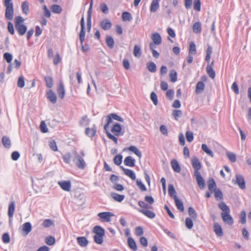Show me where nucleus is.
Instances as JSON below:
<instances>
[{
	"mask_svg": "<svg viewBox=\"0 0 251 251\" xmlns=\"http://www.w3.org/2000/svg\"><path fill=\"white\" fill-rule=\"evenodd\" d=\"M14 21L16 30L20 36H23L27 30L26 26L24 24V19L21 16H17Z\"/></svg>",
	"mask_w": 251,
	"mask_h": 251,
	"instance_id": "nucleus-1",
	"label": "nucleus"
},
{
	"mask_svg": "<svg viewBox=\"0 0 251 251\" xmlns=\"http://www.w3.org/2000/svg\"><path fill=\"white\" fill-rule=\"evenodd\" d=\"M93 232L95 233L94 239L95 242L99 245L102 244L103 242V236L105 235L104 229L100 226H96L93 229Z\"/></svg>",
	"mask_w": 251,
	"mask_h": 251,
	"instance_id": "nucleus-2",
	"label": "nucleus"
},
{
	"mask_svg": "<svg viewBox=\"0 0 251 251\" xmlns=\"http://www.w3.org/2000/svg\"><path fill=\"white\" fill-rule=\"evenodd\" d=\"M4 5L6 7L5 19L9 21L12 20L14 16V8L12 0H4Z\"/></svg>",
	"mask_w": 251,
	"mask_h": 251,
	"instance_id": "nucleus-3",
	"label": "nucleus"
},
{
	"mask_svg": "<svg viewBox=\"0 0 251 251\" xmlns=\"http://www.w3.org/2000/svg\"><path fill=\"white\" fill-rule=\"evenodd\" d=\"M73 153L75 155V157L73 158V161L76 166L79 169H84L86 164L82 156H80L76 150H74Z\"/></svg>",
	"mask_w": 251,
	"mask_h": 251,
	"instance_id": "nucleus-4",
	"label": "nucleus"
},
{
	"mask_svg": "<svg viewBox=\"0 0 251 251\" xmlns=\"http://www.w3.org/2000/svg\"><path fill=\"white\" fill-rule=\"evenodd\" d=\"M80 25H81V30L79 33V37L80 41V43H83L85 40V22H84V18L83 16L82 17L80 20Z\"/></svg>",
	"mask_w": 251,
	"mask_h": 251,
	"instance_id": "nucleus-5",
	"label": "nucleus"
},
{
	"mask_svg": "<svg viewBox=\"0 0 251 251\" xmlns=\"http://www.w3.org/2000/svg\"><path fill=\"white\" fill-rule=\"evenodd\" d=\"M114 215L109 212H103L99 213L98 216L100 217L102 222H109L111 221V217L114 216Z\"/></svg>",
	"mask_w": 251,
	"mask_h": 251,
	"instance_id": "nucleus-6",
	"label": "nucleus"
},
{
	"mask_svg": "<svg viewBox=\"0 0 251 251\" xmlns=\"http://www.w3.org/2000/svg\"><path fill=\"white\" fill-rule=\"evenodd\" d=\"M194 176L199 188L201 190H203L205 188V183L201 173L194 174Z\"/></svg>",
	"mask_w": 251,
	"mask_h": 251,
	"instance_id": "nucleus-7",
	"label": "nucleus"
},
{
	"mask_svg": "<svg viewBox=\"0 0 251 251\" xmlns=\"http://www.w3.org/2000/svg\"><path fill=\"white\" fill-rule=\"evenodd\" d=\"M191 162L192 166L195 170L194 174L200 173L199 170L201 168V165L199 159L196 157H193Z\"/></svg>",
	"mask_w": 251,
	"mask_h": 251,
	"instance_id": "nucleus-8",
	"label": "nucleus"
},
{
	"mask_svg": "<svg viewBox=\"0 0 251 251\" xmlns=\"http://www.w3.org/2000/svg\"><path fill=\"white\" fill-rule=\"evenodd\" d=\"M229 213L230 212L222 213L221 217L225 224L231 226L233 224V219L230 215Z\"/></svg>",
	"mask_w": 251,
	"mask_h": 251,
	"instance_id": "nucleus-9",
	"label": "nucleus"
},
{
	"mask_svg": "<svg viewBox=\"0 0 251 251\" xmlns=\"http://www.w3.org/2000/svg\"><path fill=\"white\" fill-rule=\"evenodd\" d=\"M235 183L237 184L239 187L242 189H245L246 188L245 182L243 176L239 174L236 175Z\"/></svg>",
	"mask_w": 251,
	"mask_h": 251,
	"instance_id": "nucleus-10",
	"label": "nucleus"
},
{
	"mask_svg": "<svg viewBox=\"0 0 251 251\" xmlns=\"http://www.w3.org/2000/svg\"><path fill=\"white\" fill-rule=\"evenodd\" d=\"M58 185L64 191L69 192L71 189V183L70 181H61L58 182Z\"/></svg>",
	"mask_w": 251,
	"mask_h": 251,
	"instance_id": "nucleus-11",
	"label": "nucleus"
},
{
	"mask_svg": "<svg viewBox=\"0 0 251 251\" xmlns=\"http://www.w3.org/2000/svg\"><path fill=\"white\" fill-rule=\"evenodd\" d=\"M121 131L122 126L119 123H116L111 128V131L114 133L115 136L123 135L124 132H122Z\"/></svg>",
	"mask_w": 251,
	"mask_h": 251,
	"instance_id": "nucleus-12",
	"label": "nucleus"
},
{
	"mask_svg": "<svg viewBox=\"0 0 251 251\" xmlns=\"http://www.w3.org/2000/svg\"><path fill=\"white\" fill-rule=\"evenodd\" d=\"M100 27L104 30H107L111 28L112 23L108 19H104L100 23Z\"/></svg>",
	"mask_w": 251,
	"mask_h": 251,
	"instance_id": "nucleus-13",
	"label": "nucleus"
},
{
	"mask_svg": "<svg viewBox=\"0 0 251 251\" xmlns=\"http://www.w3.org/2000/svg\"><path fill=\"white\" fill-rule=\"evenodd\" d=\"M47 98L52 103H55L57 101V97L56 94L52 90H49L46 93Z\"/></svg>",
	"mask_w": 251,
	"mask_h": 251,
	"instance_id": "nucleus-14",
	"label": "nucleus"
},
{
	"mask_svg": "<svg viewBox=\"0 0 251 251\" xmlns=\"http://www.w3.org/2000/svg\"><path fill=\"white\" fill-rule=\"evenodd\" d=\"M213 230L215 234L219 237H222L223 235V231L221 226L217 223H214Z\"/></svg>",
	"mask_w": 251,
	"mask_h": 251,
	"instance_id": "nucleus-15",
	"label": "nucleus"
},
{
	"mask_svg": "<svg viewBox=\"0 0 251 251\" xmlns=\"http://www.w3.org/2000/svg\"><path fill=\"white\" fill-rule=\"evenodd\" d=\"M120 168L124 172V173L131 179L132 180L136 179V175L133 171L128 169H126L123 166H121Z\"/></svg>",
	"mask_w": 251,
	"mask_h": 251,
	"instance_id": "nucleus-16",
	"label": "nucleus"
},
{
	"mask_svg": "<svg viewBox=\"0 0 251 251\" xmlns=\"http://www.w3.org/2000/svg\"><path fill=\"white\" fill-rule=\"evenodd\" d=\"M124 162L125 165L133 167L135 166V160L131 156H128L125 158Z\"/></svg>",
	"mask_w": 251,
	"mask_h": 251,
	"instance_id": "nucleus-17",
	"label": "nucleus"
},
{
	"mask_svg": "<svg viewBox=\"0 0 251 251\" xmlns=\"http://www.w3.org/2000/svg\"><path fill=\"white\" fill-rule=\"evenodd\" d=\"M151 39L153 43L156 45H159L161 44L162 39L161 36L158 33H154L152 34Z\"/></svg>",
	"mask_w": 251,
	"mask_h": 251,
	"instance_id": "nucleus-18",
	"label": "nucleus"
},
{
	"mask_svg": "<svg viewBox=\"0 0 251 251\" xmlns=\"http://www.w3.org/2000/svg\"><path fill=\"white\" fill-rule=\"evenodd\" d=\"M168 193L169 196L172 198H173L174 200H175V199L177 198V197L176 196V192L175 190L174 186L172 184H170L168 185Z\"/></svg>",
	"mask_w": 251,
	"mask_h": 251,
	"instance_id": "nucleus-19",
	"label": "nucleus"
},
{
	"mask_svg": "<svg viewBox=\"0 0 251 251\" xmlns=\"http://www.w3.org/2000/svg\"><path fill=\"white\" fill-rule=\"evenodd\" d=\"M57 93L61 99H63L64 98L65 91L64 85L62 82H60L58 86Z\"/></svg>",
	"mask_w": 251,
	"mask_h": 251,
	"instance_id": "nucleus-20",
	"label": "nucleus"
},
{
	"mask_svg": "<svg viewBox=\"0 0 251 251\" xmlns=\"http://www.w3.org/2000/svg\"><path fill=\"white\" fill-rule=\"evenodd\" d=\"M76 240L78 245L82 247L87 246L89 243L86 238L83 236L78 237Z\"/></svg>",
	"mask_w": 251,
	"mask_h": 251,
	"instance_id": "nucleus-21",
	"label": "nucleus"
},
{
	"mask_svg": "<svg viewBox=\"0 0 251 251\" xmlns=\"http://www.w3.org/2000/svg\"><path fill=\"white\" fill-rule=\"evenodd\" d=\"M161 0H152L151 1V6H150V11L151 12H155L159 7V2Z\"/></svg>",
	"mask_w": 251,
	"mask_h": 251,
	"instance_id": "nucleus-22",
	"label": "nucleus"
},
{
	"mask_svg": "<svg viewBox=\"0 0 251 251\" xmlns=\"http://www.w3.org/2000/svg\"><path fill=\"white\" fill-rule=\"evenodd\" d=\"M171 167L174 171L176 173H179L181 171V168L176 159H173L171 161Z\"/></svg>",
	"mask_w": 251,
	"mask_h": 251,
	"instance_id": "nucleus-23",
	"label": "nucleus"
},
{
	"mask_svg": "<svg viewBox=\"0 0 251 251\" xmlns=\"http://www.w3.org/2000/svg\"><path fill=\"white\" fill-rule=\"evenodd\" d=\"M139 211L151 219H153L155 216V214L154 212L148 209H140Z\"/></svg>",
	"mask_w": 251,
	"mask_h": 251,
	"instance_id": "nucleus-24",
	"label": "nucleus"
},
{
	"mask_svg": "<svg viewBox=\"0 0 251 251\" xmlns=\"http://www.w3.org/2000/svg\"><path fill=\"white\" fill-rule=\"evenodd\" d=\"M31 229L32 226L29 222H26L22 226V230L26 235H27L31 231Z\"/></svg>",
	"mask_w": 251,
	"mask_h": 251,
	"instance_id": "nucleus-25",
	"label": "nucleus"
},
{
	"mask_svg": "<svg viewBox=\"0 0 251 251\" xmlns=\"http://www.w3.org/2000/svg\"><path fill=\"white\" fill-rule=\"evenodd\" d=\"M111 197L115 201H117L118 202H121L122 201H123L124 200V199L125 198V195H120V194H118L116 193H111Z\"/></svg>",
	"mask_w": 251,
	"mask_h": 251,
	"instance_id": "nucleus-26",
	"label": "nucleus"
},
{
	"mask_svg": "<svg viewBox=\"0 0 251 251\" xmlns=\"http://www.w3.org/2000/svg\"><path fill=\"white\" fill-rule=\"evenodd\" d=\"M2 143L3 146L7 149H9L11 146V143L10 138L6 136L2 137Z\"/></svg>",
	"mask_w": 251,
	"mask_h": 251,
	"instance_id": "nucleus-27",
	"label": "nucleus"
},
{
	"mask_svg": "<svg viewBox=\"0 0 251 251\" xmlns=\"http://www.w3.org/2000/svg\"><path fill=\"white\" fill-rule=\"evenodd\" d=\"M85 134L90 137H94L96 133V128L94 126L93 127L90 128L89 127H87L85 129Z\"/></svg>",
	"mask_w": 251,
	"mask_h": 251,
	"instance_id": "nucleus-28",
	"label": "nucleus"
},
{
	"mask_svg": "<svg viewBox=\"0 0 251 251\" xmlns=\"http://www.w3.org/2000/svg\"><path fill=\"white\" fill-rule=\"evenodd\" d=\"M127 243L129 247L133 251H135L137 250L136 244L132 238L128 237L127 239Z\"/></svg>",
	"mask_w": 251,
	"mask_h": 251,
	"instance_id": "nucleus-29",
	"label": "nucleus"
},
{
	"mask_svg": "<svg viewBox=\"0 0 251 251\" xmlns=\"http://www.w3.org/2000/svg\"><path fill=\"white\" fill-rule=\"evenodd\" d=\"M206 71L210 77L212 79L215 77V72L211 65H207L206 68Z\"/></svg>",
	"mask_w": 251,
	"mask_h": 251,
	"instance_id": "nucleus-30",
	"label": "nucleus"
},
{
	"mask_svg": "<svg viewBox=\"0 0 251 251\" xmlns=\"http://www.w3.org/2000/svg\"><path fill=\"white\" fill-rule=\"evenodd\" d=\"M109 118L111 120V123L112 122L113 119L121 122L124 121V120L122 118L115 113H111L106 116V119H109Z\"/></svg>",
	"mask_w": 251,
	"mask_h": 251,
	"instance_id": "nucleus-31",
	"label": "nucleus"
},
{
	"mask_svg": "<svg viewBox=\"0 0 251 251\" xmlns=\"http://www.w3.org/2000/svg\"><path fill=\"white\" fill-rule=\"evenodd\" d=\"M15 210V202L14 201L11 202L8 206V215L9 218H12L14 215Z\"/></svg>",
	"mask_w": 251,
	"mask_h": 251,
	"instance_id": "nucleus-32",
	"label": "nucleus"
},
{
	"mask_svg": "<svg viewBox=\"0 0 251 251\" xmlns=\"http://www.w3.org/2000/svg\"><path fill=\"white\" fill-rule=\"evenodd\" d=\"M106 43L108 48L110 49L113 48L114 46V41L111 36H107L105 39Z\"/></svg>",
	"mask_w": 251,
	"mask_h": 251,
	"instance_id": "nucleus-33",
	"label": "nucleus"
},
{
	"mask_svg": "<svg viewBox=\"0 0 251 251\" xmlns=\"http://www.w3.org/2000/svg\"><path fill=\"white\" fill-rule=\"evenodd\" d=\"M22 10L23 13L26 15L29 13V4L27 1H25L22 2Z\"/></svg>",
	"mask_w": 251,
	"mask_h": 251,
	"instance_id": "nucleus-34",
	"label": "nucleus"
},
{
	"mask_svg": "<svg viewBox=\"0 0 251 251\" xmlns=\"http://www.w3.org/2000/svg\"><path fill=\"white\" fill-rule=\"evenodd\" d=\"M204 84L202 81H199L196 85V93L197 94L201 93L204 89Z\"/></svg>",
	"mask_w": 251,
	"mask_h": 251,
	"instance_id": "nucleus-35",
	"label": "nucleus"
},
{
	"mask_svg": "<svg viewBox=\"0 0 251 251\" xmlns=\"http://www.w3.org/2000/svg\"><path fill=\"white\" fill-rule=\"evenodd\" d=\"M176 205L177 208L180 211L183 212L184 211V206L181 200L177 198L174 200Z\"/></svg>",
	"mask_w": 251,
	"mask_h": 251,
	"instance_id": "nucleus-36",
	"label": "nucleus"
},
{
	"mask_svg": "<svg viewBox=\"0 0 251 251\" xmlns=\"http://www.w3.org/2000/svg\"><path fill=\"white\" fill-rule=\"evenodd\" d=\"M193 31L195 33H200L201 32V25L200 22H196L194 24Z\"/></svg>",
	"mask_w": 251,
	"mask_h": 251,
	"instance_id": "nucleus-37",
	"label": "nucleus"
},
{
	"mask_svg": "<svg viewBox=\"0 0 251 251\" xmlns=\"http://www.w3.org/2000/svg\"><path fill=\"white\" fill-rule=\"evenodd\" d=\"M50 9L53 13L60 14L62 11L61 7L57 4H53L50 7Z\"/></svg>",
	"mask_w": 251,
	"mask_h": 251,
	"instance_id": "nucleus-38",
	"label": "nucleus"
},
{
	"mask_svg": "<svg viewBox=\"0 0 251 251\" xmlns=\"http://www.w3.org/2000/svg\"><path fill=\"white\" fill-rule=\"evenodd\" d=\"M208 187L211 192L214 191V190L216 189V184L213 178H211L209 179L208 182Z\"/></svg>",
	"mask_w": 251,
	"mask_h": 251,
	"instance_id": "nucleus-39",
	"label": "nucleus"
},
{
	"mask_svg": "<svg viewBox=\"0 0 251 251\" xmlns=\"http://www.w3.org/2000/svg\"><path fill=\"white\" fill-rule=\"evenodd\" d=\"M218 207L223 211V213L230 212V209L228 206L223 201L219 203Z\"/></svg>",
	"mask_w": 251,
	"mask_h": 251,
	"instance_id": "nucleus-40",
	"label": "nucleus"
},
{
	"mask_svg": "<svg viewBox=\"0 0 251 251\" xmlns=\"http://www.w3.org/2000/svg\"><path fill=\"white\" fill-rule=\"evenodd\" d=\"M129 151L133 152L137 156L141 158L142 156V153L135 146H131L128 148Z\"/></svg>",
	"mask_w": 251,
	"mask_h": 251,
	"instance_id": "nucleus-41",
	"label": "nucleus"
},
{
	"mask_svg": "<svg viewBox=\"0 0 251 251\" xmlns=\"http://www.w3.org/2000/svg\"><path fill=\"white\" fill-rule=\"evenodd\" d=\"M44 80L46 82V86L49 88L52 87L53 85V79L51 77L46 76L44 77Z\"/></svg>",
	"mask_w": 251,
	"mask_h": 251,
	"instance_id": "nucleus-42",
	"label": "nucleus"
},
{
	"mask_svg": "<svg viewBox=\"0 0 251 251\" xmlns=\"http://www.w3.org/2000/svg\"><path fill=\"white\" fill-rule=\"evenodd\" d=\"M147 68L151 73H155L156 71V66L154 63L151 62L148 63Z\"/></svg>",
	"mask_w": 251,
	"mask_h": 251,
	"instance_id": "nucleus-43",
	"label": "nucleus"
},
{
	"mask_svg": "<svg viewBox=\"0 0 251 251\" xmlns=\"http://www.w3.org/2000/svg\"><path fill=\"white\" fill-rule=\"evenodd\" d=\"M196 52V46L193 42H191L189 45L188 53L195 55Z\"/></svg>",
	"mask_w": 251,
	"mask_h": 251,
	"instance_id": "nucleus-44",
	"label": "nucleus"
},
{
	"mask_svg": "<svg viewBox=\"0 0 251 251\" xmlns=\"http://www.w3.org/2000/svg\"><path fill=\"white\" fill-rule=\"evenodd\" d=\"M202 150L206 153L208 155L213 157L214 154L211 150H210L206 144H202L201 145Z\"/></svg>",
	"mask_w": 251,
	"mask_h": 251,
	"instance_id": "nucleus-45",
	"label": "nucleus"
},
{
	"mask_svg": "<svg viewBox=\"0 0 251 251\" xmlns=\"http://www.w3.org/2000/svg\"><path fill=\"white\" fill-rule=\"evenodd\" d=\"M133 54L136 57H140L141 55V50L138 45H135L133 49Z\"/></svg>",
	"mask_w": 251,
	"mask_h": 251,
	"instance_id": "nucleus-46",
	"label": "nucleus"
},
{
	"mask_svg": "<svg viewBox=\"0 0 251 251\" xmlns=\"http://www.w3.org/2000/svg\"><path fill=\"white\" fill-rule=\"evenodd\" d=\"M122 17L124 21H130L132 19L131 14L128 12H123Z\"/></svg>",
	"mask_w": 251,
	"mask_h": 251,
	"instance_id": "nucleus-47",
	"label": "nucleus"
},
{
	"mask_svg": "<svg viewBox=\"0 0 251 251\" xmlns=\"http://www.w3.org/2000/svg\"><path fill=\"white\" fill-rule=\"evenodd\" d=\"M239 223L245 224L246 223V213L244 210L241 212L239 215Z\"/></svg>",
	"mask_w": 251,
	"mask_h": 251,
	"instance_id": "nucleus-48",
	"label": "nucleus"
},
{
	"mask_svg": "<svg viewBox=\"0 0 251 251\" xmlns=\"http://www.w3.org/2000/svg\"><path fill=\"white\" fill-rule=\"evenodd\" d=\"M169 76L171 82H175L177 80V73L175 70L171 71Z\"/></svg>",
	"mask_w": 251,
	"mask_h": 251,
	"instance_id": "nucleus-49",
	"label": "nucleus"
},
{
	"mask_svg": "<svg viewBox=\"0 0 251 251\" xmlns=\"http://www.w3.org/2000/svg\"><path fill=\"white\" fill-rule=\"evenodd\" d=\"M123 156L121 154H117L114 159V163L117 165H120L122 162Z\"/></svg>",
	"mask_w": 251,
	"mask_h": 251,
	"instance_id": "nucleus-50",
	"label": "nucleus"
},
{
	"mask_svg": "<svg viewBox=\"0 0 251 251\" xmlns=\"http://www.w3.org/2000/svg\"><path fill=\"white\" fill-rule=\"evenodd\" d=\"M45 242L48 245L51 246L54 244L55 239L53 236H49L46 238Z\"/></svg>",
	"mask_w": 251,
	"mask_h": 251,
	"instance_id": "nucleus-51",
	"label": "nucleus"
},
{
	"mask_svg": "<svg viewBox=\"0 0 251 251\" xmlns=\"http://www.w3.org/2000/svg\"><path fill=\"white\" fill-rule=\"evenodd\" d=\"M188 214L193 219L195 220L197 218V213L195 210L192 207H189L188 208Z\"/></svg>",
	"mask_w": 251,
	"mask_h": 251,
	"instance_id": "nucleus-52",
	"label": "nucleus"
},
{
	"mask_svg": "<svg viewBox=\"0 0 251 251\" xmlns=\"http://www.w3.org/2000/svg\"><path fill=\"white\" fill-rule=\"evenodd\" d=\"M226 154L229 160L232 163H234L236 161V157L235 154L231 152L226 151Z\"/></svg>",
	"mask_w": 251,
	"mask_h": 251,
	"instance_id": "nucleus-53",
	"label": "nucleus"
},
{
	"mask_svg": "<svg viewBox=\"0 0 251 251\" xmlns=\"http://www.w3.org/2000/svg\"><path fill=\"white\" fill-rule=\"evenodd\" d=\"M100 8L101 11L103 13H104L105 14H107L108 13V12H109L108 7L105 3H104V2L101 3L100 5Z\"/></svg>",
	"mask_w": 251,
	"mask_h": 251,
	"instance_id": "nucleus-54",
	"label": "nucleus"
},
{
	"mask_svg": "<svg viewBox=\"0 0 251 251\" xmlns=\"http://www.w3.org/2000/svg\"><path fill=\"white\" fill-rule=\"evenodd\" d=\"M71 158L72 155L70 152L66 153L63 155V159L64 161L67 164H70Z\"/></svg>",
	"mask_w": 251,
	"mask_h": 251,
	"instance_id": "nucleus-55",
	"label": "nucleus"
},
{
	"mask_svg": "<svg viewBox=\"0 0 251 251\" xmlns=\"http://www.w3.org/2000/svg\"><path fill=\"white\" fill-rule=\"evenodd\" d=\"M185 225L187 228L190 229L193 226V223L192 219L190 218H186L185 219Z\"/></svg>",
	"mask_w": 251,
	"mask_h": 251,
	"instance_id": "nucleus-56",
	"label": "nucleus"
},
{
	"mask_svg": "<svg viewBox=\"0 0 251 251\" xmlns=\"http://www.w3.org/2000/svg\"><path fill=\"white\" fill-rule=\"evenodd\" d=\"M193 7L194 9L197 11H201V8L200 0H194Z\"/></svg>",
	"mask_w": 251,
	"mask_h": 251,
	"instance_id": "nucleus-57",
	"label": "nucleus"
},
{
	"mask_svg": "<svg viewBox=\"0 0 251 251\" xmlns=\"http://www.w3.org/2000/svg\"><path fill=\"white\" fill-rule=\"evenodd\" d=\"M3 58L8 63H11V61L12 60L13 56L11 53L5 52L3 54Z\"/></svg>",
	"mask_w": 251,
	"mask_h": 251,
	"instance_id": "nucleus-58",
	"label": "nucleus"
},
{
	"mask_svg": "<svg viewBox=\"0 0 251 251\" xmlns=\"http://www.w3.org/2000/svg\"><path fill=\"white\" fill-rule=\"evenodd\" d=\"M2 242L5 244L9 243L10 241V238L8 233H4L2 236Z\"/></svg>",
	"mask_w": 251,
	"mask_h": 251,
	"instance_id": "nucleus-59",
	"label": "nucleus"
},
{
	"mask_svg": "<svg viewBox=\"0 0 251 251\" xmlns=\"http://www.w3.org/2000/svg\"><path fill=\"white\" fill-rule=\"evenodd\" d=\"M214 194L215 197L216 199H223V194L219 189H215L214 190Z\"/></svg>",
	"mask_w": 251,
	"mask_h": 251,
	"instance_id": "nucleus-60",
	"label": "nucleus"
},
{
	"mask_svg": "<svg viewBox=\"0 0 251 251\" xmlns=\"http://www.w3.org/2000/svg\"><path fill=\"white\" fill-rule=\"evenodd\" d=\"M53 225V223L51 220L46 219L44 221L42 225L44 227L48 228Z\"/></svg>",
	"mask_w": 251,
	"mask_h": 251,
	"instance_id": "nucleus-61",
	"label": "nucleus"
},
{
	"mask_svg": "<svg viewBox=\"0 0 251 251\" xmlns=\"http://www.w3.org/2000/svg\"><path fill=\"white\" fill-rule=\"evenodd\" d=\"M173 115L175 119L177 120L182 115V111L180 110H174L173 111Z\"/></svg>",
	"mask_w": 251,
	"mask_h": 251,
	"instance_id": "nucleus-62",
	"label": "nucleus"
},
{
	"mask_svg": "<svg viewBox=\"0 0 251 251\" xmlns=\"http://www.w3.org/2000/svg\"><path fill=\"white\" fill-rule=\"evenodd\" d=\"M186 138L188 142H191L194 139L193 133L192 132L187 131L186 132Z\"/></svg>",
	"mask_w": 251,
	"mask_h": 251,
	"instance_id": "nucleus-63",
	"label": "nucleus"
},
{
	"mask_svg": "<svg viewBox=\"0 0 251 251\" xmlns=\"http://www.w3.org/2000/svg\"><path fill=\"white\" fill-rule=\"evenodd\" d=\"M151 99L152 101L153 104L156 105L158 104L157 97L155 93L152 92L151 94Z\"/></svg>",
	"mask_w": 251,
	"mask_h": 251,
	"instance_id": "nucleus-64",
	"label": "nucleus"
}]
</instances>
